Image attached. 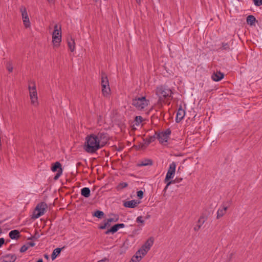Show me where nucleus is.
<instances>
[{
  "instance_id": "nucleus-3",
  "label": "nucleus",
  "mask_w": 262,
  "mask_h": 262,
  "mask_svg": "<svg viewBox=\"0 0 262 262\" xmlns=\"http://www.w3.org/2000/svg\"><path fill=\"white\" fill-rule=\"evenodd\" d=\"M158 141L163 146H166L168 144V139L171 134V129L168 128L162 132H157Z\"/></svg>"
},
{
  "instance_id": "nucleus-28",
  "label": "nucleus",
  "mask_w": 262,
  "mask_h": 262,
  "mask_svg": "<svg viewBox=\"0 0 262 262\" xmlns=\"http://www.w3.org/2000/svg\"><path fill=\"white\" fill-rule=\"evenodd\" d=\"M110 91L109 85L102 87V92L104 96L107 97L110 95Z\"/></svg>"
},
{
  "instance_id": "nucleus-47",
  "label": "nucleus",
  "mask_w": 262,
  "mask_h": 262,
  "mask_svg": "<svg viewBox=\"0 0 262 262\" xmlns=\"http://www.w3.org/2000/svg\"><path fill=\"white\" fill-rule=\"evenodd\" d=\"M36 262H43L42 259H39Z\"/></svg>"
},
{
  "instance_id": "nucleus-52",
  "label": "nucleus",
  "mask_w": 262,
  "mask_h": 262,
  "mask_svg": "<svg viewBox=\"0 0 262 262\" xmlns=\"http://www.w3.org/2000/svg\"><path fill=\"white\" fill-rule=\"evenodd\" d=\"M132 147V148H134V147H137V146H136V145H134V146H133Z\"/></svg>"
},
{
  "instance_id": "nucleus-49",
  "label": "nucleus",
  "mask_w": 262,
  "mask_h": 262,
  "mask_svg": "<svg viewBox=\"0 0 262 262\" xmlns=\"http://www.w3.org/2000/svg\"><path fill=\"white\" fill-rule=\"evenodd\" d=\"M45 258H46V259H48L49 258V256L47 254L45 255Z\"/></svg>"
},
{
  "instance_id": "nucleus-53",
  "label": "nucleus",
  "mask_w": 262,
  "mask_h": 262,
  "mask_svg": "<svg viewBox=\"0 0 262 262\" xmlns=\"http://www.w3.org/2000/svg\"><path fill=\"white\" fill-rule=\"evenodd\" d=\"M2 233V230L0 228V234Z\"/></svg>"
},
{
  "instance_id": "nucleus-7",
  "label": "nucleus",
  "mask_w": 262,
  "mask_h": 262,
  "mask_svg": "<svg viewBox=\"0 0 262 262\" xmlns=\"http://www.w3.org/2000/svg\"><path fill=\"white\" fill-rule=\"evenodd\" d=\"M84 147H100L99 138L97 136L91 135L85 138Z\"/></svg>"
},
{
  "instance_id": "nucleus-31",
  "label": "nucleus",
  "mask_w": 262,
  "mask_h": 262,
  "mask_svg": "<svg viewBox=\"0 0 262 262\" xmlns=\"http://www.w3.org/2000/svg\"><path fill=\"white\" fill-rule=\"evenodd\" d=\"M108 80L106 77L102 76L101 78V86L102 87L108 86Z\"/></svg>"
},
{
  "instance_id": "nucleus-15",
  "label": "nucleus",
  "mask_w": 262,
  "mask_h": 262,
  "mask_svg": "<svg viewBox=\"0 0 262 262\" xmlns=\"http://www.w3.org/2000/svg\"><path fill=\"white\" fill-rule=\"evenodd\" d=\"M140 203V201L133 200L128 201H125L123 203V205L125 207L134 208L137 206V205Z\"/></svg>"
},
{
  "instance_id": "nucleus-41",
  "label": "nucleus",
  "mask_w": 262,
  "mask_h": 262,
  "mask_svg": "<svg viewBox=\"0 0 262 262\" xmlns=\"http://www.w3.org/2000/svg\"><path fill=\"white\" fill-rule=\"evenodd\" d=\"M254 5L256 6L262 5V0H253Z\"/></svg>"
},
{
  "instance_id": "nucleus-24",
  "label": "nucleus",
  "mask_w": 262,
  "mask_h": 262,
  "mask_svg": "<svg viewBox=\"0 0 262 262\" xmlns=\"http://www.w3.org/2000/svg\"><path fill=\"white\" fill-rule=\"evenodd\" d=\"M91 191L89 188L84 187L81 190V194L82 196L88 198L90 196Z\"/></svg>"
},
{
  "instance_id": "nucleus-30",
  "label": "nucleus",
  "mask_w": 262,
  "mask_h": 262,
  "mask_svg": "<svg viewBox=\"0 0 262 262\" xmlns=\"http://www.w3.org/2000/svg\"><path fill=\"white\" fill-rule=\"evenodd\" d=\"M148 251H146V249L142 246L141 248L136 252V253L139 255H141L142 257L145 255Z\"/></svg>"
},
{
  "instance_id": "nucleus-13",
  "label": "nucleus",
  "mask_w": 262,
  "mask_h": 262,
  "mask_svg": "<svg viewBox=\"0 0 262 262\" xmlns=\"http://www.w3.org/2000/svg\"><path fill=\"white\" fill-rule=\"evenodd\" d=\"M99 138V144L100 147L105 146L109 140L108 136L106 134L100 133L97 136Z\"/></svg>"
},
{
  "instance_id": "nucleus-39",
  "label": "nucleus",
  "mask_w": 262,
  "mask_h": 262,
  "mask_svg": "<svg viewBox=\"0 0 262 262\" xmlns=\"http://www.w3.org/2000/svg\"><path fill=\"white\" fill-rule=\"evenodd\" d=\"M29 248V246H27V244L26 245H23L20 249V252H25V251H26Z\"/></svg>"
},
{
  "instance_id": "nucleus-9",
  "label": "nucleus",
  "mask_w": 262,
  "mask_h": 262,
  "mask_svg": "<svg viewBox=\"0 0 262 262\" xmlns=\"http://www.w3.org/2000/svg\"><path fill=\"white\" fill-rule=\"evenodd\" d=\"M114 220L113 218H110L105 221H104V223L100 225L99 228L101 229H104L111 227L110 229L107 230L105 232L106 234H108L110 233H115V225H111L112 222H114Z\"/></svg>"
},
{
  "instance_id": "nucleus-10",
  "label": "nucleus",
  "mask_w": 262,
  "mask_h": 262,
  "mask_svg": "<svg viewBox=\"0 0 262 262\" xmlns=\"http://www.w3.org/2000/svg\"><path fill=\"white\" fill-rule=\"evenodd\" d=\"M176 164L172 162L169 165L168 171L166 173V177L164 180L165 183H167L169 180L174 177L176 171Z\"/></svg>"
},
{
  "instance_id": "nucleus-5",
  "label": "nucleus",
  "mask_w": 262,
  "mask_h": 262,
  "mask_svg": "<svg viewBox=\"0 0 262 262\" xmlns=\"http://www.w3.org/2000/svg\"><path fill=\"white\" fill-rule=\"evenodd\" d=\"M148 102L145 97H141L133 99L132 104L138 110H142L148 105Z\"/></svg>"
},
{
  "instance_id": "nucleus-40",
  "label": "nucleus",
  "mask_w": 262,
  "mask_h": 262,
  "mask_svg": "<svg viewBox=\"0 0 262 262\" xmlns=\"http://www.w3.org/2000/svg\"><path fill=\"white\" fill-rule=\"evenodd\" d=\"M136 222L138 223H141L143 225L144 224V220L141 216H138L136 219Z\"/></svg>"
},
{
  "instance_id": "nucleus-11",
  "label": "nucleus",
  "mask_w": 262,
  "mask_h": 262,
  "mask_svg": "<svg viewBox=\"0 0 262 262\" xmlns=\"http://www.w3.org/2000/svg\"><path fill=\"white\" fill-rule=\"evenodd\" d=\"M231 202L230 201L223 203L221 207L218 209L217 211L216 218L217 219L222 217L226 213V211L231 205Z\"/></svg>"
},
{
  "instance_id": "nucleus-26",
  "label": "nucleus",
  "mask_w": 262,
  "mask_h": 262,
  "mask_svg": "<svg viewBox=\"0 0 262 262\" xmlns=\"http://www.w3.org/2000/svg\"><path fill=\"white\" fill-rule=\"evenodd\" d=\"M152 164V161L150 159H144L138 165L139 166H148L151 165Z\"/></svg>"
},
{
  "instance_id": "nucleus-38",
  "label": "nucleus",
  "mask_w": 262,
  "mask_h": 262,
  "mask_svg": "<svg viewBox=\"0 0 262 262\" xmlns=\"http://www.w3.org/2000/svg\"><path fill=\"white\" fill-rule=\"evenodd\" d=\"M125 227V225L123 223L121 224H116V232L120 229L122 228H124Z\"/></svg>"
},
{
  "instance_id": "nucleus-19",
  "label": "nucleus",
  "mask_w": 262,
  "mask_h": 262,
  "mask_svg": "<svg viewBox=\"0 0 262 262\" xmlns=\"http://www.w3.org/2000/svg\"><path fill=\"white\" fill-rule=\"evenodd\" d=\"M246 21L247 24L249 25L250 26H255V22H257V20H256L255 17L253 15H249L246 18Z\"/></svg>"
},
{
  "instance_id": "nucleus-22",
  "label": "nucleus",
  "mask_w": 262,
  "mask_h": 262,
  "mask_svg": "<svg viewBox=\"0 0 262 262\" xmlns=\"http://www.w3.org/2000/svg\"><path fill=\"white\" fill-rule=\"evenodd\" d=\"M9 235L10 237L12 239H16L19 236V232L17 230H13L9 232Z\"/></svg>"
},
{
  "instance_id": "nucleus-6",
  "label": "nucleus",
  "mask_w": 262,
  "mask_h": 262,
  "mask_svg": "<svg viewBox=\"0 0 262 262\" xmlns=\"http://www.w3.org/2000/svg\"><path fill=\"white\" fill-rule=\"evenodd\" d=\"M19 10L21 13V19L24 27L26 29L30 28L31 26V24L27 9L25 7L21 6L20 7Z\"/></svg>"
},
{
  "instance_id": "nucleus-32",
  "label": "nucleus",
  "mask_w": 262,
  "mask_h": 262,
  "mask_svg": "<svg viewBox=\"0 0 262 262\" xmlns=\"http://www.w3.org/2000/svg\"><path fill=\"white\" fill-rule=\"evenodd\" d=\"M93 215L99 219H101L104 216V213L102 211L97 210L94 213Z\"/></svg>"
},
{
  "instance_id": "nucleus-50",
  "label": "nucleus",
  "mask_w": 262,
  "mask_h": 262,
  "mask_svg": "<svg viewBox=\"0 0 262 262\" xmlns=\"http://www.w3.org/2000/svg\"><path fill=\"white\" fill-rule=\"evenodd\" d=\"M136 2L138 3V4H140V1L141 0H136Z\"/></svg>"
},
{
  "instance_id": "nucleus-43",
  "label": "nucleus",
  "mask_w": 262,
  "mask_h": 262,
  "mask_svg": "<svg viewBox=\"0 0 262 262\" xmlns=\"http://www.w3.org/2000/svg\"><path fill=\"white\" fill-rule=\"evenodd\" d=\"M27 246H29V248L31 247H33L35 245V243H33V242H28L27 244Z\"/></svg>"
},
{
  "instance_id": "nucleus-46",
  "label": "nucleus",
  "mask_w": 262,
  "mask_h": 262,
  "mask_svg": "<svg viewBox=\"0 0 262 262\" xmlns=\"http://www.w3.org/2000/svg\"><path fill=\"white\" fill-rule=\"evenodd\" d=\"M201 228V227L200 226V225H199L197 224L195 226V227H194V230L195 231H198Z\"/></svg>"
},
{
  "instance_id": "nucleus-35",
  "label": "nucleus",
  "mask_w": 262,
  "mask_h": 262,
  "mask_svg": "<svg viewBox=\"0 0 262 262\" xmlns=\"http://www.w3.org/2000/svg\"><path fill=\"white\" fill-rule=\"evenodd\" d=\"M206 219L204 216H201L198 222V225H200L201 227L204 224L206 221Z\"/></svg>"
},
{
  "instance_id": "nucleus-25",
  "label": "nucleus",
  "mask_w": 262,
  "mask_h": 262,
  "mask_svg": "<svg viewBox=\"0 0 262 262\" xmlns=\"http://www.w3.org/2000/svg\"><path fill=\"white\" fill-rule=\"evenodd\" d=\"M219 50H225L226 51H230L231 50L230 46L229 43L223 42L222 46L218 49Z\"/></svg>"
},
{
  "instance_id": "nucleus-21",
  "label": "nucleus",
  "mask_w": 262,
  "mask_h": 262,
  "mask_svg": "<svg viewBox=\"0 0 262 262\" xmlns=\"http://www.w3.org/2000/svg\"><path fill=\"white\" fill-rule=\"evenodd\" d=\"M157 132H155V134L152 136H149L146 138V142L147 143H150L154 142L156 140H158Z\"/></svg>"
},
{
  "instance_id": "nucleus-12",
  "label": "nucleus",
  "mask_w": 262,
  "mask_h": 262,
  "mask_svg": "<svg viewBox=\"0 0 262 262\" xmlns=\"http://www.w3.org/2000/svg\"><path fill=\"white\" fill-rule=\"evenodd\" d=\"M52 171H57V173L55 176L54 179L57 180L61 176L62 173V169L61 167V164L59 162H55L51 168Z\"/></svg>"
},
{
  "instance_id": "nucleus-51",
  "label": "nucleus",
  "mask_w": 262,
  "mask_h": 262,
  "mask_svg": "<svg viewBox=\"0 0 262 262\" xmlns=\"http://www.w3.org/2000/svg\"><path fill=\"white\" fill-rule=\"evenodd\" d=\"M49 2H53L54 0H48Z\"/></svg>"
},
{
  "instance_id": "nucleus-14",
  "label": "nucleus",
  "mask_w": 262,
  "mask_h": 262,
  "mask_svg": "<svg viewBox=\"0 0 262 262\" xmlns=\"http://www.w3.org/2000/svg\"><path fill=\"white\" fill-rule=\"evenodd\" d=\"M185 115V111L182 108V106H180L177 112L176 122L177 123L180 122L184 118Z\"/></svg>"
},
{
  "instance_id": "nucleus-44",
  "label": "nucleus",
  "mask_w": 262,
  "mask_h": 262,
  "mask_svg": "<svg viewBox=\"0 0 262 262\" xmlns=\"http://www.w3.org/2000/svg\"><path fill=\"white\" fill-rule=\"evenodd\" d=\"M5 242V239L4 238H0V247L4 244Z\"/></svg>"
},
{
  "instance_id": "nucleus-27",
  "label": "nucleus",
  "mask_w": 262,
  "mask_h": 262,
  "mask_svg": "<svg viewBox=\"0 0 262 262\" xmlns=\"http://www.w3.org/2000/svg\"><path fill=\"white\" fill-rule=\"evenodd\" d=\"M60 252H61L60 248H57L53 250V253L51 255L52 259L53 260H54L57 257V256L59 255V254L60 253Z\"/></svg>"
},
{
  "instance_id": "nucleus-18",
  "label": "nucleus",
  "mask_w": 262,
  "mask_h": 262,
  "mask_svg": "<svg viewBox=\"0 0 262 262\" xmlns=\"http://www.w3.org/2000/svg\"><path fill=\"white\" fill-rule=\"evenodd\" d=\"M154 238L150 237L146 241V242L144 245H142V246L143 248L146 249V251H149L154 244Z\"/></svg>"
},
{
  "instance_id": "nucleus-4",
  "label": "nucleus",
  "mask_w": 262,
  "mask_h": 262,
  "mask_svg": "<svg viewBox=\"0 0 262 262\" xmlns=\"http://www.w3.org/2000/svg\"><path fill=\"white\" fill-rule=\"evenodd\" d=\"M156 94L159 96L160 99L162 97L167 99H171L172 98L171 96L172 92L171 90L164 86L158 87L156 90Z\"/></svg>"
},
{
  "instance_id": "nucleus-29",
  "label": "nucleus",
  "mask_w": 262,
  "mask_h": 262,
  "mask_svg": "<svg viewBox=\"0 0 262 262\" xmlns=\"http://www.w3.org/2000/svg\"><path fill=\"white\" fill-rule=\"evenodd\" d=\"M142 259V256L139 255L137 253L134 255L129 262H139Z\"/></svg>"
},
{
  "instance_id": "nucleus-8",
  "label": "nucleus",
  "mask_w": 262,
  "mask_h": 262,
  "mask_svg": "<svg viewBox=\"0 0 262 262\" xmlns=\"http://www.w3.org/2000/svg\"><path fill=\"white\" fill-rule=\"evenodd\" d=\"M47 205L44 202H41L37 205L32 215L33 219H38L46 211Z\"/></svg>"
},
{
  "instance_id": "nucleus-36",
  "label": "nucleus",
  "mask_w": 262,
  "mask_h": 262,
  "mask_svg": "<svg viewBox=\"0 0 262 262\" xmlns=\"http://www.w3.org/2000/svg\"><path fill=\"white\" fill-rule=\"evenodd\" d=\"M6 67H7V69L8 70V71L9 72H12L13 68V65H12V62H11V61L8 62L7 63Z\"/></svg>"
},
{
  "instance_id": "nucleus-37",
  "label": "nucleus",
  "mask_w": 262,
  "mask_h": 262,
  "mask_svg": "<svg viewBox=\"0 0 262 262\" xmlns=\"http://www.w3.org/2000/svg\"><path fill=\"white\" fill-rule=\"evenodd\" d=\"M128 185V184L125 183V182H122V183H120L117 186V189H121L122 188H124L126 187H127Z\"/></svg>"
},
{
  "instance_id": "nucleus-48",
  "label": "nucleus",
  "mask_w": 262,
  "mask_h": 262,
  "mask_svg": "<svg viewBox=\"0 0 262 262\" xmlns=\"http://www.w3.org/2000/svg\"><path fill=\"white\" fill-rule=\"evenodd\" d=\"M122 148H116V150H117V151H121Z\"/></svg>"
},
{
  "instance_id": "nucleus-1",
  "label": "nucleus",
  "mask_w": 262,
  "mask_h": 262,
  "mask_svg": "<svg viewBox=\"0 0 262 262\" xmlns=\"http://www.w3.org/2000/svg\"><path fill=\"white\" fill-rule=\"evenodd\" d=\"M29 96L31 105L35 108L39 106L40 102L37 91L36 83L34 81H30L28 84Z\"/></svg>"
},
{
  "instance_id": "nucleus-45",
  "label": "nucleus",
  "mask_w": 262,
  "mask_h": 262,
  "mask_svg": "<svg viewBox=\"0 0 262 262\" xmlns=\"http://www.w3.org/2000/svg\"><path fill=\"white\" fill-rule=\"evenodd\" d=\"M201 228V227L200 226V225H199L197 224L195 226V227H194V230L195 231H198Z\"/></svg>"
},
{
  "instance_id": "nucleus-16",
  "label": "nucleus",
  "mask_w": 262,
  "mask_h": 262,
  "mask_svg": "<svg viewBox=\"0 0 262 262\" xmlns=\"http://www.w3.org/2000/svg\"><path fill=\"white\" fill-rule=\"evenodd\" d=\"M16 259V256L15 254H9L1 258L0 262H14Z\"/></svg>"
},
{
  "instance_id": "nucleus-42",
  "label": "nucleus",
  "mask_w": 262,
  "mask_h": 262,
  "mask_svg": "<svg viewBox=\"0 0 262 262\" xmlns=\"http://www.w3.org/2000/svg\"><path fill=\"white\" fill-rule=\"evenodd\" d=\"M143 192L142 191V190H139V191H138L137 192V196L139 198V199H142L143 198Z\"/></svg>"
},
{
  "instance_id": "nucleus-23",
  "label": "nucleus",
  "mask_w": 262,
  "mask_h": 262,
  "mask_svg": "<svg viewBox=\"0 0 262 262\" xmlns=\"http://www.w3.org/2000/svg\"><path fill=\"white\" fill-rule=\"evenodd\" d=\"M182 180H183V179L181 178H176L174 180H171V181L168 182L166 184V185L164 190H166L170 184H174V183H180Z\"/></svg>"
},
{
  "instance_id": "nucleus-2",
  "label": "nucleus",
  "mask_w": 262,
  "mask_h": 262,
  "mask_svg": "<svg viewBox=\"0 0 262 262\" xmlns=\"http://www.w3.org/2000/svg\"><path fill=\"white\" fill-rule=\"evenodd\" d=\"M61 29L60 26L55 25L52 33V43L54 47L58 48L61 42Z\"/></svg>"
},
{
  "instance_id": "nucleus-33",
  "label": "nucleus",
  "mask_w": 262,
  "mask_h": 262,
  "mask_svg": "<svg viewBox=\"0 0 262 262\" xmlns=\"http://www.w3.org/2000/svg\"><path fill=\"white\" fill-rule=\"evenodd\" d=\"M135 124L136 125H139L143 121V118L140 116H136L135 119Z\"/></svg>"
},
{
  "instance_id": "nucleus-34",
  "label": "nucleus",
  "mask_w": 262,
  "mask_h": 262,
  "mask_svg": "<svg viewBox=\"0 0 262 262\" xmlns=\"http://www.w3.org/2000/svg\"><path fill=\"white\" fill-rule=\"evenodd\" d=\"M99 148H84L85 151L88 153L94 155L96 154L97 150Z\"/></svg>"
},
{
  "instance_id": "nucleus-20",
  "label": "nucleus",
  "mask_w": 262,
  "mask_h": 262,
  "mask_svg": "<svg viewBox=\"0 0 262 262\" xmlns=\"http://www.w3.org/2000/svg\"><path fill=\"white\" fill-rule=\"evenodd\" d=\"M68 46L70 51L73 52L75 50V42L73 39L70 38L68 40Z\"/></svg>"
},
{
  "instance_id": "nucleus-17",
  "label": "nucleus",
  "mask_w": 262,
  "mask_h": 262,
  "mask_svg": "<svg viewBox=\"0 0 262 262\" xmlns=\"http://www.w3.org/2000/svg\"><path fill=\"white\" fill-rule=\"evenodd\" d=\"M224 77V74L221 72H214L211 76L212 80L214 81H219Z\"/></svg>"
}]
</instances>
